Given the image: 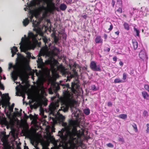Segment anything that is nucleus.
Returning a JSON list of instances; mask_svg holds the SVG:
<instances>
[{"label":"nucleus","instance_id":"nucleus-1","mask_svg":"<svg viewBox=\"0 0 149 149\" xmlns=\"http://www.w3.org/2000/svg\"><path fill=\"white\" fill-rule=\"evenodd\" d=\"M54 117L50 118L51 122H52L53 124H56L57 121L55 118H56L60 121L62 122V125L64 127L58 132L61 139L59 146L62 147V149H75L76 145L81 143V137L84 134L82 130H77L76 127L79 125V122L70 120L68 124L63 122L65 117L59 111L56 114Z\"/></svg>","mask_w":149,"mask_h":149},{"label":"nucleus","instance_id":"nucleus-2","mask_svg":"<svg viewBox=\"0 0 149 149\" xmlns=\"http://www.w3.org/2000/svg\"><path fill=\"white\" fill-rule=\"evenodd\" d=\"M27 7L24 8L25 11H29L31 21L32 22L33 26L34 27L33 30L35 31L37 33L42 36L43 42L46 44L49 40L46 36H43L42 28L45 26H41L40 25V22L36 21L38 15L42 13V18L48 15L49 12L52 13L55 9L54 3L52 0H33L31 1L29 4L27 3Z\"/></svg>","mask_w":149,"mask_h":149},{"label":"nucleus","instance_id":"nucleus-3","mask_svg":"<svg viewBox=\"0 0 149 149\" xmlns=\"http://www.w3.org/2000/svg\"><path fill=\"white\" fill-rule=\"evenodd\" d=\"M61 85L64 86V88H66L63 91L64 96L58 99H57V101L53 102L51 104L49 108L50 113L53 115H54V111L58 107L59 102H60L62 104L61 109H59V111L61 110L65 112L68 111L69 107H70L72 114L77 119L81 113V111L74 106V104L76 103V101L74 99V94L77 95L78 94V93L75 89L77 87V85L74 82H72V83L71 88L69 87L68 84L65 85Z\"/></svg>","mask_w":149,"mask_h":149},{"label":"nucleus","instance_id":"nucleus-4","mask_svg":"<svg viewBox=\"0 0 149 149\" xmlns=\"http://www.w3.org/2000/svg\"><path fill=\"white\" fill-rule=\"evenodd\" d=\"M38 35L33 34L31 32H29L27 37L24 35L21 39L19 43L20 48L21 51L26 54L27 57L29 58L31 57V53L27 51L31 49H33L38 43L36 37Z\"/></svg>","mask_w":149,"mask_h":149},{"label":"nucleus","instance_id":"nucleus-5","mask_svg":"<svg viewBox=\"0 0 149 149\" xmlns=\"http://www.w3.org/2000/svg\"><path fill=\"white\" fill-rule=\"evenodd\" d=\"M36 61L39 67L41 68L45 64H49L52 69L54 70V66L57 65L58 63L56 60L51 57L50 52L46 45L41 48Z\"/></svg>","mask_w":149,"mask_h":149},{"label":"nucleus","instance_id":"nucleus-6","mask_svg":"<svg viewBox=\"0 0 149 149\" xmlns=\"http://www.w3.org/2000/svg\"><path fill=\"white\" fill-rule=\"evenodd\" d=\"M43 82L42 80H40L37 84V86L36 87V90L38 93L42 96L46 95L45 90L46 89L43 86Z\"/></svg>","mask_w":149,"mask_h":149},{"label":"nucleus","instance_id":"nucleus-7","mask_svg":"<svg viewBox=\"0 0 149 149\" xmlns=\"http://www.w3.org/2000/svg\"><path fill=\"white\" fill-rule=\"evenodd\" d=\"M50 130H51V132H55L54 128L53 127H52L49 126H47L45 128L46 132L47 135V139L51 142L54 141H55V139L53 136H52L51 134Z\"/></svg>","mask_w":149,"mask_h":149},{"label":"nucleus","instance_id":"nucleus-8","mask_svg":"<svg viewBox=\"0 0 149 149\" xmlns=\"http://www.w3.org/2000/svg\"><path fill=\"white\" fill-rule=\"evenodd\" d=\"M17 61L22 65H27L28 60L26 58L18 53L17 54Z\"/></svg>","mask_w":149,"mask_h":149},{"label":"nucleus","instance_id":"nucleus-9","mask_svg":"<svg viewBox=\"0 0 149 149\" xmlns=\"http://www.w3.org/2000/svg\"><path fill=\"white\" fill-rule=\"evenodd\" d=\"M11 77L14 81L17 80L18 76H19L20 78L22 80L23 79L22 72L18 70H16L11 72Z\"/></svg>","mask_w":149,"mask_h":149},{"label":"nucleus","instance_id":"nucleus-10","mask_svg":"<svg viewBox=\"0 0 149 149\" xmlns=\"http://www.w3.org/2000/svg\"><path fill=\"white\" fill-rule=\"evenodd\" d=\"M59 86L58 84L52 83L51 87L48 89L49 93L50 94H52L53 93V91L56 93L59 89Z\"/></svg>","mask_w":149,"mask_h":149},{"label":"nucleus","instance_id":"nucleus-11","mask_svg":"<svg viewBox=\"0 0 149 149\" xmlns=\"http://www.w3.org/2000/svg\"><path fill=\"white\" fill-rule=\"evenodd\" d=\"M90 67L93 70L95 71H100L101 69L100 65H97L94 61H92L90 64Z\"/></svg>","mask_w":149,"mask_h":149},{"label":"nucleus","instance_id":"nucleus-12","mask_svg":"<svg viewBox=\"0 0 149 149\" xmlns=\"http://www.w3.org/2000/svg\"><path fill=\"white\" fill-rule=\"evenodd\" d=\"M139 56L140 58L143 60H147L148 58L146 52L144 50H141L140 52Z\"/></svg>","mask_w":149,"mask_h":149},{"label":"nucleus","instance_id":"nucleus-13","mask_svg":"<svg viewBox=\"0 0 149 149\" xmlns=\"http://www.w3.org/2000/svg\"><path fill=\"white\" fill-rule=\"evenodd\" d=\"M8 137L5 134H3L1 136V141L4 145H6L8 143Z\"/></svg>","mask_w":149,"mask_h":149},{"label":"nucleus","instance_id":"nucleus-14","mask_svg":"<svg viewBox=\"0 0 149 149\" xmlns=\"http://www.w3.org/2000/svg\"><path fill=\"white\" fill-rule=\"evenodd\" d=\"M77 73L74 72V74L69 73L67 76V79L66 81H70V79L77 75Z\"/></svg>","mask_w":149,"mask_h":149},{"label":"nucleus","instance_id":"nucleus-15","mask_svg":"<svg viewBox=\"0 0 149 149\" xmlns=\"http://www.w3.org/2000/svg\"><path fill=\"white\" fill-rule=\"evenodd\" d=\"M95 41L96 43H102L103 40L101 38V36H97L95 39Z\"/></svg>","mask_w":149,"mask_h":149},{"label":"nucleus","instance_id":"nucleus-16","mask_svg":"<svg viewBox=\"0 0 149 149\" xmlns=\"http://www.w3.org/2000/svg\"><path fill=\"white\" fill-rule=\"evenodd\" d=\"M15 83H16V84H17L18 83H19V84L18 86H17L16 87V90L17 91L19 92L20 91V89H22L23 90L24 89V86L20 84L19 82H15Z\"/></svg>","mask_w":149,"mask_h":149},{"label":"nucleus","instance_id":"nucleus-17","mask_svg":"<svg viewBox=\"0 0 149 149\" xmlns=\"http://www.w3.org/2000/svg\"><path fill=\"white\" fill-rule=\"evenodd\" d=\"M142 96L144 99L146 100H149V95L146 92H142Z\"/></svg>","mask_w":149,"mask_h":149},{"label":"nucleus","instance_id":"nucleus-18","mask_svg":"<svg viewBox=\"0 0 149 149\" xmlns=\"http://www.w3.org/2000/svg\"><path fill=\"white\" fill-rule=\"evenodd\" d=\"M11 52L12 53V57H13L14 55L16 54L17 52V47H13L11 49Z\"/></svg>","mask_w":149,"mask_h":149},{"label":"nucleus","instance_id":"nucleus-19","mask_svg":"<svg viewBox=\"0 0 149 149\" xmlns=\"http://www.w3.org/2000/svg\"><path fill=\"white\" fill-rule=\"evenodd\" d=\"M132 42L133 47L134 49H136L138 46V44L137 42L135 40H132Z\"/></svg>","mask_w":149,"mask_h":149},{"label":"nucleus","instance_id":"nucleus-20","mask_svg":"<svg viewBox=\"0 0 149 149\" xmlns=\"http://www.w3.org/2000/svg\"><path fill=\"white\" fill-rule=\"evenodd\" d=\"M29 20L27 18H25L23 20L22 22L23 25L26 26L29 24Z\"/></svg>","mask_w":149,"mask_h":149},{"label":"nucleus","instance_id":"nucleus-21","mask_svg":"<svg viewBox=\"0 0 149 149\" xmlns=\"http://www.w3.org/2000/svg\"><path fill=\"white\" fill-rule=\"evenodd\" d=\"M67 8V6L64 3H62L61 4L60 6V9L63 11L65 10Z\"/></svg>","mask_w":149,"mask_h":149},{"label":"nucleus","instance_id":"nucleus-22","mask_svg":"<svg viewBox=\"0 0 149 149\" xmlns=\"http://www.w3.org/2000/svg\"><path fill=\"white\" fill-rule=\"evenodd\" d=\"M118 117L120 118L125 119L127 118V115L126 114H122L119 115Z\"/></svg>","mask_w":149,"mask_h":149},{"label":"nucleus","instance_id":"nucleus-23","mask_svg":"<svg viewBox=\"0 0 149 149\" xmlns=\"http://www.w3.org/2000/svg\"><path fill=\"white\" fill-rule=\"evenodd\" d=\"M123 25L125 29L127 31L130 29V27L129 24L127 23H125L123 24Z\"/></svg>","mask_w":149,"mask_h":149},{"label":"nucleus","instance_id":"nucleus-24","mask_svg":"<svg viewBox=\"0 0 149 149\" xmlns=\"http://www.w3.org/2000/svg\"><path fill=\"white\" fill-rule=\"evenodd\" d=\"M57 69L59 70H60L61 71H63L64 70V68L61 65L57 67Z\"/></svg>","mask_w":149,"mask_h":149},{"label":"nucleus","instance_id":"nucleus-25","mask_svg":"<svg viewBox=\"0 0 149 149\" xmlns=\"http://www.w3.org/2000/svg\"><path fill=\"white\" fill-rule=\"evenodd\" d=\"M84 113L86 115H88L89 114L90 112V110L88 109H85L84 110Z\"/></svg>","mask_w":149,"mask_h":149},{"label":"nucleus","instance_id":"nucleus-26","mask_svg":"<svg viewBox=\"0 0 149 149\" xmlns=\"http://www.w3.org/2000/svg\"><path fill=\"white\" fill-rule=\"evenodd\" d=\"M134 30L135 31L136 33V35L138 37L139 36V31L135 27H134Z\"/></svg>","mask_w":149,"mask_h":149},{"label":"nucleus","instance_id":"nucleus-27","mask_svg":"<svg viewBox=\"0 0 149 149\" xmlns=\"http://www.w3.org/2000/svg\"><path fill=\"white\" fill-rule=\"evenodd\" d=\"M115 83H119L123 82V81L119 79H116L114 80Z\"/></svg>","mask_w":149,"mask_h":149},{"label":"nucleus","instance_id":"nucleus-28","mask_svg":"<svg viewBox=\"0 0 149 149\" xmlns=\"http://www.w3.org/2000/svg\"><path fill=\"white\" fill-rule=\"evenodd\" d=\"M143 116L144 117H147L148 116V113L146 111H144L143 113Z\"/></svg>","mask_w":149,"mask_h":149},{"label":"nucleus","instance_id":"nucleus-29","mask_svg":"<svg viewBox=\"0 0 149 149\" xmlns=\"http://www.w3.org/2000/svg\"><path fill=\"white\" fill-rule=\"evenodd\" d=\"M31 143H32V144L33 145H34V143H36L37 141H36V140L35 139H32L31 140Z\"/></svg>","mask_w":149,"mask_h":149},{"label":"nucleus","instance_id":"nucleus-30","mask_svg":"<svg viewBox=\"0 0 149 149\" xmlns=\"http://www.w3.org/2000/svg\"><path fill=\"white\" fill-rule=\"evenodd\" d=\"M132 126L133 128L135 130L136 132H137L138 131V129L137 128L136 125V124H134L133 125H132Z\"/></svg>","mask_w":149,"mask_h":149},{"label":"nucleus","instance_id":"nucleus-31","mask_svg":"<svg viewBox=\"0 0 149 149\" xmlns=\"http://www.w3.org/2000/svg\"><path fill=\"white\" fill-rule=\"evenodd\" d=\"M107 145L109 147L112 148L113 147V145L111 143H109L107 144Z\"/></svg>","mask_w":149,"mask_h":149},{"label":"nucleus","instance_id":"nucleus-32","mask_svg":"<svg viewBox=\"0 0 149 149\" xmlns=\"http://www.w3.org/2000/svg\"><path fill=\"white\" fill-rule=\"evenodd\" d=\"M145 88L149 92V86L147 85H146L144 86Z\"/></svg>","mask_w":149,"mask_h":149},{"label":"nucleus","instance_id":"nucleus-33","mask_svg":"<svg viewBox=\"0 0 149 149\" xmlns=\"http://www.w3.org/2000/svg\"><path fill=\"white\" fill-rule=\"evenodd\" d=\"M91 89L94 91H96L97 89H96V86L95 85H92L91 86Z\"/></svg>","mask_w":149,"mask_h":149},{"label":"nucleus","instance_id":"nucleus-34","mask_svg":"<svg viewBox=\"0 0 149 149\" xmlns=\"http://www.w3.org/2000/svg\"><path fill=\"white\" fill-rule=\"evenodd\" d=\"M17 116H20L21 115V112H19L18 111H17L16 113H14Z\"/></svg>","mask_w":149,"mask_h":149},{"label":"nucleus","instance_id":"nucleus-35","mask_svg":"<svg viewBox=\"0 0 149 149\" xmlns=\"http://www.w3.org/2000/svg\"><path fill=\"white\" fill-rule=\"evenodd\" d=\"M117 11L120 13H121L122 12V9L121 8H119L117 10Z\"/></svg>","mask_w":149,"mask_h":149},{"label":"nucleus","instance_id":"nucleus-36","mask_svg":"<svg viewBox=\"0 0 149 149\" xmlns=\"http://www.w3.org/2000/svg\"><path fill=\"white\" fill-rule=\"evenodd\" d=\"M146 126L147 127V129L146 130L147 133L149 132V124H146Z\"/></svg>","mask_w":149,"mask_h":149},{"label":"nucleus","instance_id":"nucleus-37","mask_svg":"<svg viewBox=\"0 0 149 149\" xmlns=\"http://www.w3.org/2000/svg\"><path fill=\"white\" fill-rule=\"evenodd\" d=\"M127 78L126 74L125 73L123 74V79L124 80H125Z\"/></svg>","mask_w":149,"mask_h":149},{"label":"nucleus","instance_id":"nucleus-38","mask_svg":"<svg viewBox=\"0 0 149 149\" xmlns=\"http://www.w3.org/2000/svg\"><path fill=\"white\" fill-rule=\"evenodd\" d=\"M118 141H122L123 142H124V139L123 138H119L118 139Z\"/></svg>","mask_w":149,"mask_h":149},{"label":"nucleus","instance_id":"nucleus-39","mask_svg":"<svg viewBox=\"0 0 149 149\" xmlns=\"http://www.w3.org/2000/svg\"><path fill=\"white\" fill-rule=\"evenodd\" d=\"M115 2L113 0H112L111 1V4L113 7L115 5Z\"/></svg>","mask_w":149,"mask_h":149},{"label":"nucleus","instance_id":"nucleus-40","mask_svg":"<svg viewBox=\"0 0 149 149\" xmlns=\"http://www.w3.org/2000/svg\"><path fill=\"white\" fill-rule=\"evenodd\" d=\"M113 28V26L111 24L110 26V28L108 29L109 30L111 31L112 29Z\"/></svg>","mask_w":149,"mask_h":149},{"label":"nucleus","instance_id":"nucleus-41","mask_svg":"<svg viewBox=\"0 0 149 149\" xmlns=\"http://www.w3.org/2000/svg\"><path fill=\"white\" fill-rule=\"evenodd\" d=\"M108 106L109 107L111 106L112 105V104L111 102H108L107 104Z\"/></svg>","mask_w":149,"mask_h":149},{"label":"nucleus","instance_id":"nucleus-42","mask_svg":"<svg viewBox=\"0 0 149 149\" xmlns=\"http://www.w3.org/2000/svg\"><path fill=\"white\" fill-rule=\"evenodd\" d=\"M3 149H11L10 148L8 147L5 146L4 147V148Z\"/></svg>","mask_w":149,"mask_h":149},{"label":"nucleus","instance_id":"nucleus-43","mask_svg":"<svg viewBox=\"0 0 149 149\" xmlns=\"http://www.w3.org/2000/svg\"><path fill=\"white\" fill-rule=\"evenodd\" d=\"M113 61H116L117 60V57L116 56L113 57Z\"/></svg>","mask_w":149,"mask_h":149},{"label":"nucleus","instance_id":"nucleus-44","mask_svg":"<svg viewBox=\"0 0 149 149\" xmlns=\"http://www.w3.org/2000/svg\"><path fill=\"white\" fill-rule=\"evenodd\" d=\"M40 114L42 116H43L44 117V118H45L47 117L46 116H44V114L43 112H41Z\"/></svg>","mask_w":149,"mask_h":149},{"label":"nucleus","instance_id":"nucleus-45","mask_svg":"<svg viewBox=\"0 0 149 149\" xmlns=\"http://www.w3.org/2000/svg\"><path fill=\"white\" fill-rule=\"evenodd\" d=\"M119 63L120 66H122L123 65V62L122 61H120L119 62Z\"/></svg>","mask_w":149,"mask_h":149},{"label":"nucleus","instance_id":"nucleus-46","mask_svg":"<svg viewBox=\"0 0 149 149\" xmlns=\"http://www.w3.org/2000/svg\"><path fill=\"white\" fill-rule=\"evenodd\" d=\"M115 33L117 35H118L119 34V31H118L116 32H115Z\"/></svg>","mask_w":149,"mask_h":149},{"label":"nucleus","instance_id":"nucleus-47","mask_svg":"<svg viewBox=\"0 0 149 149\" xmlns=\"http://www.w3.org/2000/svg\"><path fill=\"white\" fill-rule=\"evenodd\" d=\"M54 40L56 42H57L58 41V39L56 38H54Z\"/></svg>","mask_w":149,"mask_h":149},{"label":"nucleus","instance_id":"nucleus-48","mask_svg":"<svg viewBox=\"0 0 149 149\" xmlns=\"http://www.w3.org/2000/svg\"><path fill=\"white\" fill-rule=\"evenodd\" d=\"M106 51H107L108 52H109L110 50V49L109 48H107V49L106 50Z\"/></svg>","mask_w":149,"mask_h":149},{"label":"nucleus","instance_id":"nucleus-49","mask_svg":"<svg viewBox=\"0 0 149 149\" xmlns=\"http://www.w3.org/2000/svg\"><path fill=\"white\" fill-rule=\"evenodd\" d=\"M82 17H83V18L84 19H86L87 17V16L86 15H84Z\"/></svg>","mask_w":149,"mask_h":149},{"label":"nucleus","instance_id":"nucleus-50","mask_svg":"<svg viewBox=\"0 0 149 149\" xmlns=\"http://www.w3.org/2000/svg\"><path fill=\"white\" fill-rule=\"evenodd\" d=\"M56 98V97H53L51 98V99L52 100H53Z\"/></svg>","mask_w":149,"mask_h":149},{"label":"nucleus","instance_id":"nucleus-51","mask_svg":"<svg viewBox=\"0 0 149 149\" xmlns=\"http://www.w3.org/2000/svg\"><path fill=\"white\" fill-rule=\"evenodd\" d=\"M104 36L105 38L106 39L107 38V35H106V34H104Z\"/></svg>","mask_w":149,"mask_h":149},{"label":"nucleus","instance_id":"nucleus-52","mask_svg":"<svg viewBox=\"0 0 149 149\" xmlns=\"http://www.w3.org/2000/svg\"><path fill=\"white\" fill-rule=\"evenodd\" d=\"M43 149H49L47 147H43Z\"/></svg>","mask_w":149,"mask_h":149},{"label":"nucleus","instance_id":"nucleus-53","mask_svg":"<svg viewBox=\"0 0 149 149\" xmlns=\"http://www.w3.org/2000/svg\"><path fill=\"white\" fill-rule=\"evenodd\" d=\"M2 72V69L1 67H0V72Z\"/></svg>","mask_w":149,"mask_h":149},{"label":"nucleus","instance_id":"nucleus-54","mask_svg":"<svg viewBox=\"0 0 149 149\" xmlns=\"http://www.w3.org/2000/svg\"><path fill=\"white\" fill-rule=\"evenodd\" d=\"M3 79H4V80H5L6 79V78L5 77H3Z\"/></svg>","mask_w":149,"mask_h":149},{"label":"nucleus","instance_id":"nucleus-55","mask_svg":"<svg viewBox=\"0 0 149 149\" xmlns=\"http://www.w3.org/2000/svg\"><path fill=\"white\" fill-rule=\"evenodd\" d=\"M32 58L33 59H34L35 58V57L34 56H33L32 57Z\"/></svg>","mask_w":149,"mask_h":149},{"label":"nucleus","instance_id":"nucleus-56","mask_svg":"<svg viewBox=\"0 0 149 149\" xmlns=\"http://www.w3.org/2000/svg\"><path fill=\"white\" fill-rule=\"evenodd\" d=\"M116 110H117V112H118L119 111V110L118 109H117Z\"/></svg>","mask_w":149,"mask_h":149},{"label":"nucleus","instance_id":"nucleus-57","mask_svg":"<svg viewBox=\"0 0 149 149\" xmlns=\"http://www.w3.org/2000/svg\"><path fill=\"white\" fill-rule=\"evenodd\" d=\"M28 99H30V97L29 95H28Z\"/></svg>","mask_w":149,"mask_h":149},{"label":"nucleus","instance_id":"nucleus-58","mask_svg":"<svg viewBox=\"0 0 149 149\" xmlns=\"http://www.w3.org/2000/svg\"><path fill=\"white\" fill-rule=\"evenodd\" d=\"M121 1V0H118V1Z\"/></svg>","mask_w":149,"mask_h":149},{"label":"nucleus","instance_id":"nucleus-59","mask_svg":"<svg viewBox=\"0 0 149 149\" xmlns=\"http://www.w3.org/2000/svg\"><path fill=\"white\" fill-rule=\"evenodd\" d=\"M1 40V38H0V41Z\"/></svg>","mask_w":149,"mask_h":149},{"label":"nucleus","instance_id":"nucleus-60","mask_svg":"<svg viewBox=\"0 0 149 149\" xmlns=\"http://www.w3.org/2000/svg\"><path fill=\"white\" fill-rule=\"evenodd\" d=\"M20 111H22V109H20Z\"/></svg>","mask_w":149,"mask_h":149},{"label":"nucleus","instance_id":"nucleus-61","mask_svg":"<svg viewBox=\"0 0 149 149\" xmlns=\"http://www.w3.org/2000/svg\"><path fill=\"white\" fill-rule=\"evenodd\" d=\"M15 109H17L16 108H15Z\"/></svg>","mask_w":149,"mask_h":149}]
</instances>
